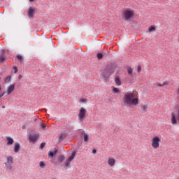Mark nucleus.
<instances>
[{"instance_id":"obj_1","label":"nucleus","mask_w":179,"mask_h":179,"mask_svg":"<svg viewBox=\"0 0 179 179\" xmlns=\"http://www.w3.org/2000/svg\"><path fill=\"white\" fill-rule=\"evenodd\" d=\"M124 106L131 107V106H138L139 103V98H138V92H128L122 99Z\"/></svg>"},{"instance_id":"obj_2","label":"nucleus","mask_w":179,"mask_h":179,"mask_svg":"<svg viewBox=\"0 0 179 179\" xmlns=\"http://www.w3.org/2000/svg\"><path fill=\"white\" fill-rule=\"evenodd\" d=\"M134 15H135V11L131 8L124 9L122 13L124 20H131L134 17Z\"/></svg>"},{"instance_id":"obj_3","label":"nucleus","mask_w":179,"mask_h":179,"mask_svg":"<svg viewBox=\"0 0 179 179\" xmlns=\"http://www.w3.org/2000/svg\"><path fill=\"white\" fill-rule=\"evenodd\" d=\"M160 138L158 136H154L151 140V146L154 150H157L160 147Z\"/></svg>"},{"instance_id":"obj_4","label":"nucleus","mask_w":179,"mask_h":179,"mask_svg":"<svg viewBox=\"0 0 179 179\" xmlns=\"http://www.w3.org/2000/svg\"><path fill=\"white\" fill-rule=\"evenodd\" d=\"M179 121V113H174L171 114V124L176 125Z\"/></svg>"},{"instance_id":"obj_5","label":"nucleus","mask_w":179,"mask_h":179,"mask_svg":"<svg viewBox=\"0 0 179 179\" xmlns=\"http://www.w3.org/2000/svg\"><path fill=\"white\" fill-rule=\"evenodd\" d=\"M108 165L110 168H113L116 165V159H115L113 157H108Z\"/></svg>"},{"instance_id":"obj_6","label":"nucleus","mask_w":179,"mask_h":179,"mask_svg":"<svg viewBox=\"0 0 179 179\" xmlns=\"http://www.w3.org/2000/svg\"><path fill=\"white\" fill-rule=\"evenodd\" d=\"M36 12V9L33 8V7H30L28 10L27 15L30 19L34 16V13Z\"/></svg>"},{"instance_id":"obj_7","label":"nucleus","mask_w":179,"mask_h":179,"mask_svg":"<svg viewBox=\"0 0 179 179\" xmlns=\"http://www.w3.org/2000/svg\"><path fill=\"white\" fill-rule=\"evenodd\" d=\"M38 134H31L29 136V140H30L31 142H36V141L38 139Z\"/></svg>"},{"instance_id":"obj_8","label":"nucleus","mask_w":179,"mask_h":179,"mask_svg":"<svg viewBox=\"0 0 179 179\" xmlns=\"http://www.w3.org/2000/svg\"><path fill=\"white\" fill-rule=\"evenodd\" d=\"M15 90V84L9 85L7 88V94H11V93Z\"/></svg>"},{"instance_id":"obj_9","label":"nucleus","mask_w":179,"mask_h":179,"mask_svg":"<svg viewBox=\"0 0 179 179\" xmlns=\"http://www.w3.org/2000/svg\"><path fill=\"white\" fill-rule=\"evenodd\" d=\"M14 143V139L11 137H6V145L10 146Z\"/></svg>"},{"instance_id":"obj_10","label":"nucleus","mask_w":179,"mask_h":179,"mask_svg":"<svg viewBox=\"0 0 179 179\" xmlns=\"http://www.w3.org/2000/svg\"><path fill=\"white\" fill-rule=\"evenodd\" d=\"M76 156V152L73 151V152H72L71 155H70V157H69L68 159H66V161L65 162L66 163H71L73 159L75 158Z\"/></svg>"},{"instance_id":"obj_11","label":"nucleus","mask_w":179,"mask_h":179,"mask_svg":"<svg viewBox=\"0 0 179 179\" xmlns=\"http://www.w3.org/2000/svg\"><path fill=\"white\" fill-rule=\"evenodd\" d=\"M76 156V152L73 151V152H72L71 155H70V157H69L68 159H66V161L65 162L66 163H71L73 159L75 158Z\"/></svg>"},{"instance_id":"obj_12","label":"nucleus","mask_w":179,"mask_h":179,"mask_svg":"<svg viewBox=\"0 0 179 179\" xmlns=\"http://www.w3.org/2000/svg\"><path fill=\"white\" fill-rule=\"evenodd\" d=\"M6 59V56L5 55V51L1 50V55H0V62H3Z\"/></svg>"},{"instance_id":"obj_13","label":"nucleus","mask_w":179,"mask_h":179,"mask_svg":"<svg viewBox=\"0 0 179 179\" xmlns=\"http://www.w3.org/2000/svg\"><path fill=\"white\" fill-rule=\"evenodd\" d=\"M20 150V144H19L18 143H15L14 152L17 153L19 152Z\"/></svg>"},{"instance_id":"obj_14","label":"nucleus","mask_w":179,"mask_h":179,"mask_svg":"<svg viewBox=\"0 0 179 179\" xmlns=\"http://www.w3.org/2000/svg\"><path fill=\"white\" fill-rule=\"evenodd\" d=\"M6 163L8 164H13V157L12 156H6Z\"/></svg>"},{"instance_id":"obj_15","label":"nucleus","mask_w":179,"mask_h":179,"mask_svg":"<svg viewBox=\"0 0 179 179\" xmlns=\"http://www.w3.org/2000/svg\"><path fill=\"white\" fill-rule=\"evenodd\" d=\"M57 150H55L54 151H50L48 153V156L49 157L52 158L54 156H55V155H57Z\"/></svg>"},{"instance_id":"obj_16","label":"nucleus","mask_w":179,"mask_h":179,"mask_svg":"<svg viewBox=\"0 0 179 179\" xmlns=\"http://www.w3.org/2000/svg\"><path fill=\"white\" fill-rule=\"evenodd\" d=\"M168 85H169L168 81L164 82L163 84H160V83H157V86H158V87H163V86H168Z\"/></svg>"},{"instance_id":"obj_17","label":"nucleus","mask_w":179,"mask_h":179,"mask_svg":"<svg viewBox=\"0 0 179 179\" xmlns=\"http://www.w3.org/2000/svg\"><path fill=\"white\" fill-rule=\"evenodd\" d=\"M141 110L146 113V111H149V106L148 105H143L141 106Z\"/></svg>"},{"instance_id":"obj_18","label":"nucleus","mask_w":179,"mask_h":179,"mask_svg":"<svg viewBox=\"0 0 179 179\" xmlns=\"http://www.w3.org/2000/svg\"><path fill=\"white\" fill-rule=\"evenodd\" d=\"M85 113H80L78 114V120L80 121H83V119H85Z\"/></svg>"},{"instance_id":"obj_19","label":"nucleus","mask_w":179,"mask_h":179,"mask_svg":"<svg viewBox=\"0 0 179 179\" xmlns=\"http://www.w3.org/2000/svg\"><path fill=\"white\" fill-rule=\"evenodd\" d=\"M115 82L117 86H121V80H120V78L118 76L115 78Z\"/></svg>"},{"instance_id":"obj_20","label":"nucleus","mask_w":179,"mask_h":179,"mask_svg":"<svg viewBox=\"0 0 179 179\" xmlns=\"http://www.w3.org/2000/svg\"><path fill=\"white\" fill-rule=\"evenodd\" d=\"M152 31H156V27L155 26L152 25L148 28V32L152 33Z\"/></svg>"},{"instance_id":"obj_21","label":"nucleus","mask_w":179,"mask_h":179,"mask_svg":"<svg viewBox=\"0 0 179 179\" xmlns=\"http://www.w3.org/2000/svg\"><path fill=\"white\" fill-rule=\"evenodd\" d=\"M83 140L85 143L89 142V135L87 134H83Z\"/></svg>"},{"instance_id":"obj_22","label":"nucleus","mask_w":179,"mask_h":179,"mask_svg":"<svg viewBox=\"0 0 179 179\" xmlns=\"http://www.w3.org/2000/svg\"><path fill=\"white\" fill-rule=\"evenodd\" d=\"M65 137H66V134L65 133L61 134L60 137H59V141H62L65 138Z\"/></svg>"},{"instance_id":"obj_23","label":"nucleus","mask_w":179,"mask_h":179,"mask_svg":"<svg viewBox=\"0 0 179 179\" xmlns=\"http://www.w3.org/2000/svg\"><path fill=\"white\" fill-rule=\"evenodd\" d=\"M64 155L59 156V157H58V162L62 163V162H64Z\"/></svg>"},{"instance_id":"obj_24","label":"nucleus","mask_w":179,"mask_h":179,"mask_svg":"<svg viewBox=\"0 0 179 179\" xmlns=\"http://www.w3.org/2000/svg\"><path fill=\"white\" fill-rule=\"evenodd\" d=\"M12 79V77L10 76H7L5 78V82L6 83H9V82H10V80Z\"/></svg>"},{"instance_id":"obj_25","label":"nucleus","mask_w":179,"mask_h":179,"mask_svg":"<svg viewBox=\"0 0 179 179\" xmlns=\"http://www.w3.org/2000/svg\"><path fill=\"white\" fill-rule=\"evenodd\" d=\"M127 72L129 75H132V73L134 72V70L131 68H128Z\"/></svg>"},{"instance_id":"obj_26","label":"nucleus","mask_w":179,"mask_h":179,"mask_svg":"<svg viewBox=\"0 0 179 179\" xmlns=\"http://www.w3.org/2000/svg\"><path fill=\"white\" fill-rule=\"evenodd\" d=\"M113 93H120V90H118V88L113 87Z\"/></svg>"},{"instance_id":"obj_27","label":"nucleus","mask_w":179,"mask_h":179,"mask_svg":"<svg viewBox=\"0 0 179 179\" xmlns=\"http://www.w3.org/2000/svg\"><path fill=\"white\" fill-rule=\"evenodd\" d=\"M17 59L22 62L23 61V57L22 55H17Z\"/></svg>"},{"instance_id":"obj_28","label":"nucleus","mask_w":179,"mask_h":179,"mask_svg":"<svg viewBox=\"0 0 179 179\" xmlns=\"http://www.w3.org/2000/svg\"><path fill=\"white\" fill-rule=\"evenodd\" d=\"M80 103H87V99H80Z\"/></svg>"},{"instance_id":"obj_29","label":"nucleus","mask_w":179,"mask_h":179,"mask_svg":"<svg viewBox=\"0 0 179 179\" xmlns=\"http://www.w3.org/2000/svg\"><path fill=\"white\" fill-rule=\"evenodd\" d=\"M97 58L98 59H101V58H103V55L101 53H98Z\"/></svg>"},{"instance_id":"obj_30","label":"nucleus","mask_w":179,"mask_h":179,"mask_svg":"<svg viewBox=\"0 0 179 179\" xmlns=\"http://www.w3.org/2000/svg\"><path fill=\"white\" fill-rule=\"evenodd\" d=\"M41 127L44 130L47 127V125L44 124L43 123H41Z\"/></svg>"},{"instance_id":"obj_31","label":"nucleus","mask_w":179,"mask_h":179,"mask_svg":"<svg viewBox=\"0 0 179 179\" xmlns=\"http://www.w3.org/2000/svg\"><path fill=\"white\" fill-rule=\"evenodd\" d=\"M40 167L41 169H44V167H45V164L43 162H40Z\"/></svg>"},{"instance_id":"obj_32","label":"nucleus","mask_w":179,"mask_h":179,"mask_svg":"<svg viewBox=\"0 0 179 179\" xmlns=\"http://www.w3.org/2000/svg\"><path fill=\"white\" fill-rule=\"evenodd\" d=\"M45 146V143H42L40 145V149H43V148Z\"/></svg>"},{"instance_id":"obj_33","label":"nucleus","mask_w":179,"mask_h":179,"mask_svg":"<svg viewBox=\"0 0 179 179\" xmlns=\"http://www.w3.org/2000/svg\"><path fill=\"white\" fill-rule=\"evenodd\" d=\"M13 69H14V72H15V73H17V66H13Z\"/></svg>"},{"instance_id":"obj_34","label":"nucleus","mask_w":179,"mask_h":179,"mask_svg":"<svg viewBox=\"0 0 179 179\" xmlns=\"http://www.w3.org/2000/svg\"><path fill=\"white\" fill-rule=\"evenodd\" d=\"M85 111H86V110L84 108H81L80 110V113H85Z\"/></svg>"},{"instance_id":"obj_35","label":"nucleus","mask_w":179,"mask_h":179,"mask_svg":"<svg viewBox=\"0 0 179 179\" xmlns=\"http://www.w3.org/2000/svg\"><path fill=\"white\" fill-rule=\"evenodd\" d=\"M70 164H71V162H65V167H69Z\"/></svg>"},{"instance_id":"obj_36","label":"nucleus","mask_w":179,"mask_h":179,"mask_svg":"<svg viewBox=\"0 0 179 179\" xmlns=\"http://www.w3.org/2000/svg\"><path fill=\"white\" fill-rule=\"evenodd\" d=\"M141 71H142V68L141 67V66H138V72H141Z\"/></svg>"},{"instance_id":"obj_37","label":"nucleus","mask_w":179,"mask_h":179,"mask_svg":"<svg viewBox=\"0 0 179 179\" xmlns=\"http://www.w3.org/2000/svg\"><path fill=\"white\" fill-rule=\"evenodd\" d=\"M92 153L96 154V149L92 150Z\"/></svg>"},{"instance_id":"obj_38","label":"nucleus","mask_w":179,"mask_h":179,"mask_svg":"<svg viewBox=\"0 0 179 179\" xmlns=\"http://www.w3.org/2000/svg\"><path fill=\"white\" fill-rule=\"evenodd\" d=\"M4 94H5V92H3L1 94H0V99H1V97H3Z\"/></svg>"},{"instance_id":"obj_39","label":"nucleus","mask_w":179,"mask_h":179,"mask_svg":"<svg viewBox=\"0 0 179 179\" xmlns=\"http://www.w3.org/2000/svg\"><path fill=\"white\" fill-rule=\"evenodd\" d=\"M29 2H34V0H29Z\"/></svg>"},{"instance_id":"obj_40","label":"nucleus","mask_w":179,"mask_h":179,"mask_svg":"<svg viewBox=\"0 0 179 179\" xmlns=\"http://www.w3.org/2000/svg\"><path fill=\"white\" fill-rule=\"evenodd\" d=\"M21 78H22V75H20L19 76V79H21Z\"/></svg>"},{"instance_id":"obj_41","label":"nucleus","mask_w":179,"mask_h":179,"mask_svg":"<svg viewBox=\"0 0 179 179\" xmlns=\"http://www.w3.org/2000/svg\"><path fill=\"white\" fill-rule=\"evenodd\" d=\"M46 116H48H48H49V115H48V114H47V115H46Z\"/></svg>"},{"instance_id":"obj_42","label":"nucleus","mask_w":179,"mask_h":179,"mask_svg":"<svg viewBox=\"0 0 179 179\" xmlns=\"http://www.w3.org/2000/svg\"><path fill=\"white\" fill-rule=\"evenodd\" d=\"M45 111H47V110L44 109Z\"/></svg>"},{"instance_id":"obj_43","label":"nucleus","mask_w":179,"mask_h":179,"mask_svg":"<svg viewBox=\"0 0 179 179\" xmlns=\"http://www.w3.org/2000/svg\"><path fill=\"white\" fill-rule=\"evenodd\" d=\"M52 179H55V178H52Z\"/></svg>"},{"instance_id":"obj_44","label":"nucleus","mask_w":179,"mask_h":179,"mask_svg":"<svg viewBox=\"0 0 179 179\" xmlns=\"http://www.w3.org/2000/svg\"><path fill=\"white\" fill-rule=\"evenodd\" d=\"M0 90H1V86H0Z\"/></svg>"}]
</instances>
